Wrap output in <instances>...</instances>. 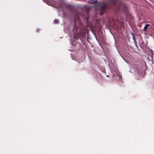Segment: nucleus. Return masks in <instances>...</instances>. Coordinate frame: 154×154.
I'll return each mask as SVG.
<instances>
[{
    "label": "nucleus",
    "mask_w": 154,
    "mask_h": 154,
    "mask_svg": "<svg viewBox=\"0 0 154 154\" xmlns=\"http://www.w3.org/2000/svg\"><path fill=\"white\" fill-rule=\"evenodd\" d=\"M111 5L112 7H114L116 9L118 10L125 9L127 8V6L123 3H119L118 0H112L109 4L104 3L100 5V14L102 15L105 12L106 10L108 9H110L111 7H108L109 5Z\"/></svg>",
    "instance_id": "nucleus-1"
},
{
    "label": "nucleus",
    "mask_w": 154,
    "mask_h": 154,
    "mask_svg": "<svg viewBox=\"0 0 154 154\" xmlns=\"http://www.w3.org/2000/svg\"><path fill=\"white\" fill-rule=\"evenodd\" d=\"M74 25L73 28V31L75 34H79L81 33V30L83 26L79 19V15L75 14L74 18Z\"/></svg>",
    "instance_id": "nucleus-2"
},
{
    "label": "nucleus",
    "mask_w": 154,
    "mask_h": 154,
    "mask_svg": "<svg viewBox=\"0 0 154 154\" xmlns=\"http://www.w3.org/2000/svg\"><path fill=\"white\" fill-rule=\"evenodd\" d=\"M62 4L66 8L68 9L71 11H72L73 6L71 4H68L65 2H63Z\"/></svg>",
    "instance_id": "nucleus-3"
},
{
    "label": "nucleus",
    "mask_w": 154,
    "mask_h": 154,
    "mask_svg": "<svg viewBox=\"0 0 154 154\" xmlns=\"http://www.w3.org/2000/svg\"><path fill=\"white\" fill-rule=\"evenodd\" d=\"M46 2L49 5H51L55 8L57 7V6L55 4L54 0H45Z\"/></svg>",
    "instance_id": "nucleus-4"
},
{
    "label": "nucleus",
    "mask_w": 154,
    "mask_h": 154,
    "mask_svg": "<svg viewBox=\"0 0 154 154\" xmlns=\"http://www.w3.org/2000/svg\"><path fill=\"white\" fill-rule=\"evenodd\" d=\"M142 71H141V70H140V71L141 72H142V75H144L145 74V70L146 69V66H143L142 67Z\"/></svg>",
    "instance_id": "nucleus-5"
},
{
    "label": "nucleus",
    "mask_w": 154,
    "mask_h": 154,
    "mask_svg": "<svg viewBox=\"0 0 154 154\" xmlns=\"http://www.w3.org/2000/svg\"><path fill=\"white\" fill-rule=\"evenodd\" d=\"M97 0H90L88 2V3H94L97 2Z\"/></svg>",
    "instance_id": "nucleus-6"
},
{
    "label": "nucleus",
    "mask_w": 154,
    "mask_h": 154,
    "mask_svg": "<svg viewBox=\"0 0 154 154\" xmlns=\"http://www.w3.org/2000/svg\"><path fill=\"white\" fill-rule=\"evenodd\" d=\"M149 25V24H146L144 27L143 30L145 31H146L147 29L148 28Z\"/></svg>",
    "instance_id": "nucleus-7"
},
{
    "label": "nucleus",
    "mask_w": 154,
    "mask_h": 154,
    "mask_svg": "<svg viewBox=\"0 0 154 154\" xmlns=\"http://www.w3.org/2000/svg\"><path fill=\"white\" fill-rule=\"evenodd\" d=\"M53 23L55 24H57L58 23V20L57 19H55L54 22Z\"/></svg>",
    "instance_id": "nucleus-8"
},
{
    "label": "nucleus",
    "mask_w": 154,
    "mask_h": 154,
    "mask_svg": "<svg viewBox=\"0 0 154 154\" xmlns=\"http://www.w3.org/2000/svg\"><path fill=\"white\" fill-rule=\"evenodd\" d=\"M132 34L133 35V39H134V41L136 42V39H135V38L134 36V34L133 33H132Z\"/></svg>",
    "instance_id": "nucleus-9"
},
{
    "label": "nucleus",
    "mask_w": 154,
    "mask_h": 154,
    "mask_svg": "<svg viewBox=\"0 0 154 154\" xmlns=\"http://www.w3.org/2000/svg\"><path fill=\"white\" fill-rule=\"evenodd\" d=\"M145 22L144 21V22H143V23H145Z\"/></svg>",
    "instance_id": "nucleus-10"
}]
</instances>
